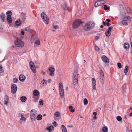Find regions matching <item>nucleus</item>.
Instances as JSON below:
<instances>
[{"label": "nucleus", "mask_w": 132, "mask_h": 132, "mask_svg": "<svg viewBox=\"0 0 132 132\" xmlns=\"http://www.w3.org/2000/svg\"><path fill=\"white\" fill-rule=\"evenodd\" d=\"M94 26V24L92 22H87L84 27V29L85 30H89L92 29Z\"/></svg>", "instance_id": "1"}, {"label": "nucleus", "mask_w": 132, "mask_h": 132, "mask_svg": "<svg viewBox=\"0 0 132 132\" xmlns=\"http://www.w3.org/2000/svg\"><path fill=\"white\" fill-rule=\"evenodd\" d=\"M41 16L45 23L48 24L49 22V19L47 15L44 12H42L41 14Z\"/></svg>", "instance_id": "2"}, {"label": "nucleus", "mask_w": 132, "mask_h": 132, "mask_svg": "<svg viewBox=\"0 0 132 132\" xmlns=\"http://www.w3.org/2000/svg\"><path fill=\"white\" fill-rule=\"evenodd\" d=\"M59 88L60 96L62 98L64 97V90L63 85L61 82L59 83Z\"/></svg>", "instance_id": "3"}, {"label": "nucleus", "mask_w": 132, "mask_h": 132, "mask_svg": "<svg viewBox=\"0 0 132 132\" xmlns=\"http://www.w3.org/2000/svg\"><path fill=\"white\" fill-rule=\"evenodd\" d=\"M16 46L18 47H22L24 45V43L23 42L18 39L15 42Z\"/></svg>", "instance_id": "4"}, {"label": "nucleus", "mask_w": 132, "mask_h": 132, "mask_svg": "<svg viewBox=\"0 0 132 132\" xmlns=\"http://www.w3.org/2000/svg\"><path fill=\"white\" fill-rule=\"evenodd\" d=\"M82 23L81 19L77 20L74 22L72 26L74 28H77Z\"/></svg>", "instance_id": "5"}, {"label": "nucleus", "mask_w": 132, "mask_h": 132, "mask_svg": "<svg viewBox=\"0 0 132 132\" xmlns=\"http://www.w3.org/2000/svg\"><path fill=\"white\" fill-rule=\"evenodd\" d=\"M105 3V2L103 0H98L96 1L94 3V6L96 7H97L101 6Z\"/></svg>", "instance_id": "6"}, {"label": "nucleus", "mask_w": 132, "mask_h": 132, "mask_svg": "<svg viewBox=\"0 0 132 132\" xmlns=\"http://www.w3.org/2000/svg\"><path fill=\"white\" fill-rule=\"evenodd\" d=\"M7 15V20L8 22L10 23H11L12 22V20L11 15L12 14V13L10 11H8L6 13Z\"/></svg>", "instance_id": "7"}, {"label": "nucleus", "mask_w": 132, "mask_h": 132, "mask_svg": "<svg viewBox=\"0 0 132 132\" xmlns=\"http://www.w3.org/2000/svg\"><path fill=\"white\" fill-rule=\"evenodd\" d=\"M29 65L30 68L32 71L34 73L36 72V69L34 63L31 61H30L29 62Z\"/></svg>", "instance_id": "8"}, {"label": "nucleus", "mask_w": 132, "mask_h": 132, "mask_svg": "<svg viewBox=\"0 0 132 132\" xmlns=\"http://www.w3.org/2000/svg\"><path fill=\"white\" fill-rule=\"evenodd\" d=\"M17 90V87L15 84H13L11 86V93L13 94L15 93Z\"/></svg>", "instance_id": "9"}, {"label": "nucleus", "mask_w": 132, "mask_h": 132, "mask_svg": "<svg viewBox=\"0 0 132 132\" xmlns=\"http://www.w3.org/2000/svg\"><path fill=\"white\" fill-rule=\"evenodd\" d=\"M92 86L93 88V89L94 90H96V81L95 79L94 78H93L92 79Z\"/></svg>", "instance_id": "10"}, {"label": "nucleus", "mask_w": 132, "mask_h": 132, "mask_svg": "<svg viewBox=\"0 0 132 132\" xmlns=\"http://www.w3.org/2000/svg\"><path fill=\"white\" fill-rule=\"evenodd\" d=\"M100 79L101 81H103L104 79V74L103 71L102 70L100 71Z\"/></svg>", "instance_id": "11"}, {"label": "nucleus", "mask_w": 132, "mask_h": 132, "mask_svg": "<svg viewBox=\"0 0 132 132\" xmlns=\"http://www.w3.org/2000/svg\"><path fill=\"white\" fill-rule=\"evenodd\" d=\"M49 70L50 72L49 74L51 76H53L54 75V68L53 67H51L49 68Z\"/></svg>", "instance_id": "12"}, {"label": "nucleus", "mask_w": 132, "mask_h": 132, "mask_svg": "<svg viewBox=\"0 0 132 132\" xmlns=\"http://www.w3.org/2000/svg\"><path fill=\"white\" fill-rule=\"evenodd\" d=\"M112 28L111 27H109L108 28V31L105 33L107 37L110 36L111 33V29Z\"/></svg>", "instance_id": "13"}, {"label": "nucleus", "mask_w": 132, "mask_h": 132, "mask_svg": "<svg viewBox=\"0 0 132 132\" xmlns=\"http://www.w3.org/2000/svg\"><path fill=\"white\" fill-rule=\"evenodd\" d=\"M102 61L106 63H109V60L108 58L105 55H103L102 57Z\"/></svg>", "instance_id": "14"}, {"label": "nucleus", "mask_w": 132, "mask_h": 132, "mask_svg": "<svg viewBox=\"0 0 132 132\" xmlns=\"http://www.w3.org/2000/svg\"><path fill=\"white\" fill-rule=\"evenodd\" d=\"M9 100L8 96L7 95H5L4 98V104L6 105H7L8 104Z\"/></svg>", "instance_id": "15"}, {"label": "nucleus", "mask_w": 132, "mask_h": 132, "mask_svg": "<svg viewBox=\"0 0 132 132\" xmlns=\"http://www.w3.org/2000/svg\"><path fill=\"white\" fill-rule=\"evenodd\" d=\"M123 47L126 50H128L130 47L129 44L127 42L124 43L123 44Z\"/></svg>", "instance_id": "16"}, {"label": "nucleus", "mask_w": 132, "mask_h": 132, "mask_svg": "<svg viewBox=\"0 0 132 132\" xmlns=\"http://www.w3.org/2000/svg\"><path fill=\"white\" fill-rule=\"evenodd\" d=\"M36 115L33 112V110H31L30 113V117L32 120H33L35 118Z\"/></svg>", "instance_id": "17"}, {"label": "nucleus", "mask_w": 132, "mask_h": 132, "mask_svg": "<svg viewBox=\"0 0 132 132\" xmlns=\"http://www.w3.org/2000/svg\"><path fill=\"white\" fill-rule=\"evenodd\" d=\"M126 18H123V20L121 22L122 23L123 25H127L129 23V21L125 20Z\"/></svg>", "instance_id": "18"}, {"label": "nucleus", "mask_w": 132, "mask_h": 132, "mask_svg": "<svg viewBox=\"0 0 132 132\" xmlns=\"http://www.w3.org/2000/svg\"><path fill=\"white\" fill-rule=\"evenodd\" d=\"M19 79L21 81L23 82L25 79V77L23 75H21L19 76Z\"/></svg>", "instance_id": "19"}, {"label": "nucleus", "mask_w": 132, "mask_h": 132, "mask_svg": "<svg viewBox=\"0 0 132 132\" xmlns=\"http://www.w3.org/2000/svg\"><path fill=\"white\" fill-rule=\"evenodd\" d=\"M39 92L37 90H34L33 92V96H39Z\"/></svg>", "instance_id": "20"}, {"label": "nucleus", "mask_w": 132, "mask_h": 132, "mask_svg": "<svg viewBox=\"0 0 132 132\" xmlns=\"http://www.w3.org/2000/svg\"><path fill=\"white\" fill-rule=\"evenodd\" d=\"M26 14L24 13H22L21 14V19L23 21H24L26 17Z\"/></svg>", "instance_id": "21"}, {"label": "nucleus", "mask_w": 132, "mask_h": 132, "mask_svg": "<svg viewBox=\"0 0 132 132\" xmlns=\"http://www.w3.org/2000/svg\"><path fill=\"white\" fill-rule=\"evenodd\" d=\"M0 17L2 22H4L5 17V14L3 13H2L0 14Z\"/></svg>", "instance_id": "22"}, {"label": "nucleus", "mask_w": 132, "mask_h": 132, "mask_svg": "<svg viewBox=\"0 0 132 132\" xmlns=\"http://www.w3.org/2000/svg\"><path fill=\"white\" fill-rule=\"evenodd\" d=\"M126 18L125 20L129 21V23L132 20V18L129 16H126L124 17L123 18Z\"/></svg>", "instance_id": "23"}, {"label": "nucleus", "mask_w": 132, "mask_h": 132, "mask_svg": "<svg viewBox=\"0 0 132 132\" xmlns=\"http://www.w3.org/2000/svg\"><path fill=\"white\" fill-rule=\"evenodd\" d=\"M54 127L52 126H50L46 128V129L48 130L49 132H51V130H54Z\"/></svg>", "instance_id": "24"}, {"label": "nucleus", "mask_w": 132, "mask_h": 132, "mask_svg": "<svg viewBox=\"0 0 132 132\" xmlns=\"http://www.w3.org/2000/svg\"><path fill=\"white\" fill-rule=\"evenodd\" d=\"M32 96V98L34 99V101L35 102H37L39 98V96Z\"/></svg>", "instance_id": "25"}, {"label": "nucleus", "mask_w": 132, "mask_h": 132, "mask_svg": "<svg viewBox=\"0 0 132 132\" xmlns=\"http://www.w3.org/2000/svg\"><path fill=\"white\" fill-rule=\"evenodd\" d=\"M21 22L19 19H18L15 22L16 24L18 26H19L21 25Z\"/></svg>", "instance_id": "26"}, {"label": "nucleus", "mask_w": 132, "mask_h": 132, "mask_svg": "<svg viewBox=\"0 0 132 132\" xmlns=\"http://www.w3.org/2000/svg\"><path fill=\"white\" fill-rule=\"evenodd\" d=\"M20 99L22 102H25L27 98L25 96H22L20 97Z\"/></svg>", "instance_id": "27"}, {"label": "nucleus", "mask_w": 132, "mask_h": 132, "mask_svg": "<svg viewBox=\"0 0 132 132\" xmlns=\"http://www.w3.org/2000/svg\"><path fill=\"white\" fill-rule=\"evenodd\" d=\"M61 128L63 132H67L65 127L63 125H61Z\"/></svg>", "instance_id": "28"}, {"label": "nucleus", "mask_w": 132, "mask_h": 132, "mask_svg": "<svg viewBox=\"0 0 132 132\" xmlns=\"http://www.w3.org/2000/svg\"><path fill=\"white\" fill-rule=\"evenodd\" d=\"M78 74L77 73H75L74 74H73V79H78Z\"/></svg>", "instance_id": "29"}, {"label": "nucleus", "mask_w": 132, "mask_h": 132, "mask_svg": "<svg viewBox=\"0 0 132 132\" xmlns=\"http://www.w3.org/2000/svg\"><path fill=\"white\" fill-rule=\"evenodd\" d=\"M42 116L41 114H39L37 116L36 119L37 120H40L42 119Z\"/></svg>", "instance_id": "30"}, {"label": "nucleus", "mask_w": 132, "mask_h": 132, "mask_svg": "<svg viewBox=\"0 0 132 132\" xmlns=\"http://www.w3.org/2000/svg\"><path fill=\"white\" fill-rule=\"evenodd\" d=\"M129 68V67L128 66H126L124 69V73H125L126 75V74L128 72V68Z\"/></svg>", "instance_id": "31"}, {"label": "nucleus", "mask_w": 132, "mask_h": 132, "mask_svg": "<svg viewBox=\"0 0 132 132\" xmlns=\"http://www.w3.org/2000/svg\"><path fill=\"white\" fill-rule=\"evenodd\" d=\"M19 115H21V118L20 119V120H23L25 121L26 120V118H25L23 116L22 114L19 113Z\"/></svg>", "instance_id": "32"}, {"label": "nucleus", "mask_w": 132, "mask_h": 132, "mask_svg": "<svg viewBox=\"0 0 132 132\" xmlns=\"http://www.w3.org/2000/svg\"><path fill=\"white\" fill-rule=\"evenodd\" d=\"M108 129L106 126H104L102 129V130L103 132H106L108 131Z\"/></svg>", "instance_id": "33"}, {"label": "nucleus", "mask_w": 132, "mask_h": 132, "mask_svg": "<svg viewBox=\"0 0 132 132\" xmlns=\"http://www.w3.org/2000/svg\"><path fill=\"white\" fill-rule=\"evenodd\" d=\"M62 7L64 10H68V8L65 3H64Z\"/></svg>", "instance_id": "34"}, {"label": "nucleus", "mask_w": 132, "mask_h": 132, "mask_svg": "<svg viewBox=\"0 0 132 132\" xmlns=\"http://www.w3.org/2000/svg\"><path fill=\"white\" fill-rule=\"evenodd\" d=\"M34 43L36 45L38 46L40 45V42L39 40H37L34 42Z\"/></svg>", "instance_id": "35"}, {"label": "nucleus", "mask_w": 132, "mask_h": 132, "mask_svg": "<svg viewBox=\"0 0 132 132\" xmlns=\"http://www.w3.org/2000/svg\"><path fill=\"white\" fill-rule=\"evenodd\" d=\"M88 103V101L86 98H84V103L85 105H86Z\"/></svg>", "instance_id": "36"}, {"label": "nucleus", "mask_w": 132, "mask_h": 132, "mask_svg": "<svg viewBox=\"0 0 132 132\" xmlns=\"http://www.w3.org/2000/svg\"><path fill=\"white\" fill-rule=\"evenodd\" d=\"M127 11L128 13H131L132 11L131 9L130 8L128 7L127 9Z\"/></svg>", "instance_id": "37"}, {"label": "nucleus", "mask_w": 132, "mask_h": 132, "mask_svg": "<svg viewBox=\"0 0 132 132\" xmlns=\"http://www.w3.org/2000/svg\"><path fill=\"white\" fill-rule=\"evenodd\" d=\"M60 112H56L54 113L56 117H58L60 115Z\"/></svg>", "instance_id": "38"}, {"label": "nucleus", "mask_w": 132, "mask_h": 132, "mask_svg": "<svg viewBox=\"0 0 132 132\" xmlns=\"http://www.w3.org/2000/svg\"><path fill=\"white\" fill-rule=\"evenodd\" d=\"M78 80L77 79H73V82L74 85L77 84Z\"/></svg>", "instance_id": "39"}, {"label": "nucleus", "mask_w": 132, "mask_h": 132, "mask_svg": "<svg viewBox=\"0 0 132 132\" xmlns=\"http://www.w3.org/2000/svg\"><path fill=\"white\" fill-rule=\"evenodd\" d=\"M117 119L118 121H120L122 120V118L120 116H118L117 117Z\"/></svg>", "instance_id": "40"}, {"label": "nucleus", "mask_w": 132, "mask_h": 132, "mask_svg": "<svg viewBox=\"0 0 132 132\" xmlns=\"http://www.w3.org/2000/svg\"><path fill=\"white\" fill-rule=\"evenodd\" d=\"M39 103V105H43V100L41 99L40 100Z\"/></svg>", "instance_id": "41"}, {"label": "nucleus", "mask_w": 132, "mask_h": 132, "mask_svg": "<svg viewBox=\"0 0 132 132\" xmlns=\"http://www.w3.org/2000/svg\"><path fill=\"white\" fill-rule=\"evenodd\" d=\"M47 83V81L45 79H44L42 81V84L43 85H44L46 84Z\"/></svg>", "instance_id": "42"}, {"label": "nucleus", "mask_w": 132, "mask_h": 132, "mask_svg": "<svg viewBox=\"0 0 132 132\" xmlns=\"http://www.w3.org/2000/svg\"><path fill=\"white\" fill-rule=\"evenodd\" d=\"M104 9L106 10H108L109 9V8L107 7V6L106 5H104Z\"/></svg>", "instance_id": "43"}, {"label": "nucleus", "mask_w": 132, "mask_h": 132, "mask_svg": "<svg viewBox=\"0 0 132 132\" xmlns=\"http://www.w3.org/2000/svg\"><path fill=\"white\" fill-rule=\"evenodd\" d=\"M118 67L119 68H121L122 67L121 64L120 63H118L117 64Z\"/></svg>", "instance_id": "44"}, {"label": "nucleus", "mask_w": 132, "mask_h": 132, "mask_svg": "<svg viewBox=\"0 0 132 132\" xmlns=\"http://www.w3.org/2000/svg\"><path fill=\"white\" fill-rule=\"evenodd\" d=\"M53 28L55 29H58L59 28L58 27V26L57 25H53Z\"/></svg>", "instance_id": "45"}, {"label": "nucleus", "mask_w": 132, "mask_h": 132, "mask_svg": "<svg viewBox=\"0 0 132 132\" xmlns=\"http://www.w3.org/2000/svg\"><path fill=\"white\" fill-rule=\"evenodd\" d=\"M35 39V37L32 36L31 37V43H33Z\"/></svg>", "instance_id": "46"}, {"label": "nucleus", "mask_w": 132, "mask_h": 132, "mask_svg": "<svg viewBox=\"0 0 132 132\" xmlns=\"http://www.w3.org/2000/svg\"><path fill=\"white\" fill-rule=\"evenodd\" d=\"M52 124L54 125V126L55 127H56L57 126V123L55 121H54L52 123Z\"/></svg>", "instance_id": "47"}, {"label": "nucleus", "mask_w": 132, "mask_h": 132, "mask_svg": "<svg viewBox=\"0 0 132 132\" xmlns=\"http://www.w3.org/2000/svg\"><path fill=\"white\" fill-rule=\"evenodd\" d=\"M30 29L29 27H27V28H25L24 29V30L25 31H29L30 30Z\"/></svg>", "instance_id": "48"}, {"label": "nucleus", "mask_w": 132, "mask_h": 132, "mask_svg": "<svg viewBox=\"0 0 132 132\" xmlns=\"http://www.w3.org/2000/svg\"><path fill=\"white\" fill-rule=\"evenodd\" d=\"M18 81V79L16 78H14L13 79V82H16Z\"/></svg>", "instance_id": "49"}, {"label": "nucleus", "mask_w": 132, "mask_h": 132, "mask_svg": "<svg viewBox=\"0 0 132 132\" xmlns=\"http://www.w3.org/2000/svg\"><path fill=\"white\" fill-rule=\"evenodd\" d=\"M95 49L96 51H98L99 50V48L97 46H96L95 47Z\"/></svg>", "instance_id": "50"}, {"label": "nucleus", "mask_w": 132, "mask_h": 132, "mask_svg": "<svg viewBox=\"0 0 132 132\" xmlns=\"http://www.w3.org/2000/svg\"><path fill=\"white\" fill-rule=\"evenodd\" d=\"M127 132H130V131L129 130V128L127 127L126 129Z\"/></svg>", "instance_id": "51"}, {"label": "nucleus", "mask_w": 132, "mask_h": 132, "mask_svg": "<svg viewBox=\"0 0 132 132\" xmlns=\"http://www.w3.org/2000/svg\"><path fill=\"white\" fill-rule=\"evenodd\" d=\"M21 35H24V32L23 31H22V30L21 31Z\"/></svg>", "instance_id": "52"}, {"label": "nucleus", "mask_w": 132, "mask_h": 132, "mask_svg": "<svg viewBox=\"0 0 132 132\" xmlns=\"http://www.w3.org/2000/svg\"><path fill=\"white\" fill-rule=\"evenodd\" d=\"M126 83H125L124 84V85L123 86V89L124 88L125 89H126Z\"/></svg>", "instance_id": "53"}, {"label": "nucleus", "mask_w": 132, "mask_h": 132, "mask_svg": "<svg viewBox=\"0 0 132 132\" xmlns=\"http://www.w3.org/2000/svg\"><path fill=\"white\" fill-rule=\"evenodd\" d=\"M119 8H120V9H122L123 8V6L122 5L120 4L119 5Z\"/></svg>", "instance_id": "54"}, {"label": "nucleus", "mask_w": 132, "mask_h": 132, "mask_svg": "<svg viewBox=\"0 0 132 132\" xmlns=\"http://www.w3.org/2000/svg\"><path fill=\"white\" fill-rule=\"evenodd\" d=\"M97 113L96 112H94L93 113V114L95 116H96L97 115Z\"/></svg>", "instance_id": "55"}, {"label": "nucleus", "mask_w": 132, "mask_h": 132, "mask_svg": "<svg viewBox=\"0 0 132 132\" xmlns=\"http://www.w3.org/2000/svg\"><path fill=\"white\" fill-rule=\"evenodd\" d=\"M99 38V37L98 36H97L95 37L96 40H97Z\"/></svg>", "instance_id": "56"}, {"label": "nucleus", "mask_w": 132, "mask_h": 132, "mask_svg": "<svg viewBox=\"0 0 132 132\" xmlns=\"http://www.w3.org/2000/svg\"><path fill=\"white\" fill-rule=\"evenodd\" d=\"M69 109H70V110H71L73 108V107L71 106H69Z\"/></svg>", "instance_id": "57"}, {"label": "nucleus", "mask_w": 132, "mask_h": 132, "mask_svg": "<svg viewBox=\"0 0 132 132\" xmlns=\"http://www.w3.org/2000/svg\"><path fill=\"white\" fill-rule=\"evenodd\" d=\"M67 127H69L72 128L73 127V126L72 125H67Z\"/></svg>", "instance_id": "58"}, {"label": "nucleus", "mask_w": 132, "mask_h": 132, "mask_svg": "<svg viewBox=\"0 0 132 132\" xmlns=\"http://www.w3.org/2000/svg\"><path fill=\"white\" fill-rule=\"evenodd\" d=\"M106 21L108 22H110L111 21V20L110 19H106Z\"/></svg>", "instance_id": "59"}, {"label": "nucleus", "mask_w": 132, "mask_h": 132, "mask_svg": "<svg viewBox=\"0 0 132 132\" xmlns=\"http://www.w3.org/2000/svg\"><path fill=\"white\" fill-rule=\"evenodd\" d=\"M70 111L72 112H73L75 111V110L73 109H72L70 110Z\"/></svg>", "instance_id": "60"}, {"label": "nucleus", "mask_w": 132, "mask_h": 132, "mask_svg": "<svg viewBox=\"0 0 132 132\" xmlns=\"http://www.w3.org/2000/svg\"><path fill=\"white\" fill-rule=\"evenodd\" d=\"M93 118L95 119H96L97 118V117L96 116H95L93 117Z\"/></svg>", "instance_id": "61"}, {"label": "nucleus", "mask_w": 132, "mask_h": 132, "mask_svg": "<svg viewBox=\"0 0 132 132\" xmlns=\"http://www.w3.org/2000/svg\"><path fill=\"white\" fill-rule=\"evenodd\" d=\"M103 24L104 26H106V23L105 22H103Z\"/></svg>", "instance_id": "62"}, {"label": "nucleus", "mask_w": 132, "mask_h": 132, "mask_svg": "<svg viewBox=\"0 0 132 132\" xmlns=\"http://www.w3.org/2000/svg\"><path fill=\"white\" fill-rule=\"evenodd\" d=\"M106 25L107 26H109L110 25V23L109 22H108L106 23Z\"/></svg>", "instance_id": "63"}, {"label": "nucleus", "mask_w": 132, "mask_h": 132, "mask_svg": "<svg viewBox=\"0 0 132 132\" xmlns=\"http://www.w3.org/2000/svg\"><path fill=\"white\" fill-rule=\"evenodd\" d=\"M131 47L132 48V50H131V53H132V42H131Z\"/></svg>", "instance_id": "64"}]
</instances>
